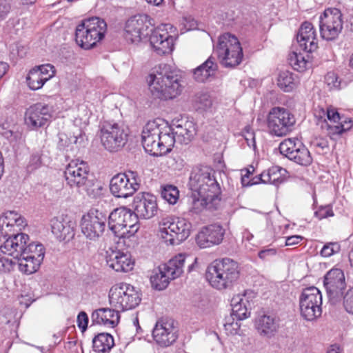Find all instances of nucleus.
Listing matches in <instances>:
<instances>
[{
  "instance_id": "1",
  "label": "nucleus",
  "mask_w": 353,
  "mask_h": 353,
  "mask_svg": "<svg viewBox=\"0 0 353 353\" xmlns=\"http://www.w3.org/2000/svg\"><path fill=\"white\" fill-rule=\"evenodd\" d=\"M189 186L192 191V212L197 214L206 208H216L221 199V188L213 170L207 166L194 168L190 176Z\"/></svg>"
},
{
  "instance_id": "2",
  "label": "nucleus",
  "mask_w": 353,
  "mask_h": 353,
  "mask_svg": "<svg viewBox=\"0 0 353 353\" xmlns=\"http://www.w3.org/2000/svg\"><path fill=\"white\" fill-rule=\"evenodd\" d=\"M146 81L152 96L162 100L176 98L183 90L180 77L167 64L152 69Z\"/></svg>"
},
{
  "instance_id": "3",
  "label": "nucleus",
  "mask_w": 353,
  "mask_h": 353,
  "mask_svg": "<svg viewBox=\"0 0 353 353\" xmlns=\"http://www.w3.org/2000/svg\"><path fill=\"white\" fill-rule=\"evenodd\" d=\"M161 120L148 121L142 130V144L145 150L153 156L169 152L175 143L172 129Z\"/></svg>"
},
{
  "instance_id": "4",
  "label": "nucleus",
  "mask_w": 353,
  "mask_h": 353,
  "mask_svg": "<svg viewBox=\"0 0 353 353\" xmlns=\"http://www.w3.org/2000/svg\"><path fill=\"white\" fill-rule=\"evenodd\" d=\"M238 263L225 258L212 263L207 268L205 277L210 284L217 290L231 287L239 276Z\"/></svg>"
},
{
  "instance_id": "5",
  "label": "nucleus",
  "mask_w": 353,
  "mask_h": 353,
  "mask_svg": "<svg viewBox=\"0 0 353 353\" xmlns=\"http://www.w3.org/2000/svg\"><path fill=\"white\" fill-rule=\"evenodd\" d=\"M106 31L103 19L97 17L85 19L76 28L75 40L81 48L89 50L104 38Z\"/></svg>"
},
{
  "instance_id": "6",
  "label": "nucleus",
  "mask_w": 353,
  "mask_h": 353,
  "mask_svg": "<svg viewBox=\"0 0 353 353\" xmlns=\"http://www.w3.org/2000/svg\"><path fill=\"white\" fill-rule=\"evenodd\" d=\"M192 231L191 223L185 218L165 216L159 223V236L168 245H178L187 239Z\"/></svg>"
},
{
  "instance_id": "7",
  "label": "nucleus",
  "mask_w": 353,
  "mask_h": 353,
  "mask_svg": "<svg viewBox=\"0 0 353 353\" xmlns=\"http://www.w3.org/2000/svg\"><path fill=\"white\" fill-rule=\"evenodd\" d=\"M220 63L225 68H234L243 60V53L241 43L234 35L225 33L219 37L214 47Z\"/></svg>"
},
{
  "instance_id": "8",
  "label": "nucleus",
  "mask_w": 353,
  "mask_h": 353,
  "mask_svg": "<svg viewBox=\"0 0 353 353\" xmlns=\"http://www.w3.org/2000/svg\"><path fill=\"white\" fill-rule=\"evenodd\" d=\"M141 300L139 291L126 283L113 285L109 292V303L118 311L132 310L140 303Z\"/></svg>"
},
{
  "instance_id": "9",
  "label": "nucleus",
  "mask_w": 353,
  "mask_h": 353,
  "mask_svg": "<svg viewBox=\"0 0 353 353\" xmlns=\"http://www.w3.org/2000/svg\"><path fill=\"white\" fill-rule=\"evenodd\" d=\"M154 20L148 14H137L130 17L125 23V37L133 43H139L152 32Z\"/></svg>"
},
{
  "instance_id": "10",
  "label": "nucleus",
  "mask_w": 353,
  "mask_h": 353,
  "mask_svg": "<svg viewBox=\"0 0 353 353\" xmlns=\"http://www.w3.org/2000/svg\"><path fill=\"white\" fill-rule=\"evenodd\" d=\"M301 316L307 321H313L322 314V295L314 286L304 289L299 299Z\"/></svg>"
},
{
  "instance_id": "11",
  "label": "nucleus",
  "mask_w": 353,
  "mask_h": 353,
  "mask_svg": "<svg viewBox=\"0 0 353 353\" xmlns=\"http://www.w3.org/2000/svg\"><path fill=\"white\" fill-rule=\"evenodd\" d=\"M295 123L294 116L285 108L275 107L268 114V127L270 132L274 136L286 135Z\"/></svg>"
},
{
  "instance_id": "12",
  "label": "nucleus",
  "mask_w": 353,
  "mask_h": 353,
  "mask_svg": "<svg viewBox=\"0 0 353 353\" xmlns=\"http://www.w3.org/2000/svg\"><path fill=\"white\" fill-rule=\"evenodd\" d=\"M341 11L335 8H327L319 18V29L321 37L327 41L335 40L343 30Z\"/></svg>"
},
{
  "instance_id": "13",
  "label": "nucleus",
  "mask_w": 353,
  "mask_h": 353,
  "mask_svg": "<svg viewBox=\"0 0 353 353\" xmlns=\"http://www.w3.org/2000/svg\"><path fill=\"white\" fill-rule=\"evenodd\" d=\"M128 132L122 125L114 123H105L100 132L101 143L110 152H117L127 142Z\"/></svg>"
},
{
  "instance_id": "14",
  "label": "nucleus",
  "mask_w": 353,
  "mask_h": 353,
  "mask_svg": "<svg viewBox=\"0 0 353 353\" xmlns=\"http://www.w3.org/2000/svg\"><path fill=\"white\" fill-rule=\"evenodd\" d=\"M106 219V216L103 212L97 210H90L81 218V233L91 241H99L105 231Z\"/></svg>"
},
{
  "instance_id": "15",
  "label": "nucleus",
  "mask_w": 353,
  "mask_h": 353,
  "mask_svg": "<svg viewBox=\"0 0 353 353\" xmlns=\"http://www.w3.org/2000/svg\"><path fill=\"white\" fill-rule=\"evenodd\" d=\"M139 188L137 174L132 171L119 173L114 175L110 183V190L112 195L118 198H128Z\"/></svg>"
},
{
  "instance_id": "16",
  "label": "nucleus",
  "mask_w": 353,
  "mask_h": 353,
  "mask_svg": "<svg viewBox=\"0 0 353 353\" xmlns=\"http://www.w3.org/2000/svg\"><path fill=\"white\" fill-rule=\"evenodd\" d=\"M168 28H172L170 24H161L156 28H153L150 32V45L159 55L169 54L174 49L175 38L168 32Z\"/></svg>"
},
{
  "instance_id": "17",
  "label": "nucleus",
  "mask_w": 353,
  "mask_h": 353,
  "mask_svg": "<svg viewBox=\"0 0 353 353\" xmlns=\"http://www.w3.org/2000/svg\"><path fill=\"white\" fill-rule=\"evenodd\" d=\"M152 338L157 345L166 347L178 338V328L172 319H161L157 321L152 330Z\"/></svg>"
},
{
  "instance_id": "18",
  "label": "nucleus",
  "mask_w": 353,
  "mask_h": 353,
  "mask_svg": "<svg viewBox=\"0 0 353 353\" xmlns=\"http://www.w3.org/2000/svg\"><path fill=\"white\" fill-rule=\"evenodd\" d=\"M65 178L71 188L81 189L90 180V170L87 163L83 161L72 160L65 170Z\"/></svg>"
},
{
  "instance_id": "19",
  "label": "nucleus",
  "mask_w": 353,
  "mask_h": 353,
  "mask_svg": "<svg viewBox=\"0 0 353 353\" xmlns=\"http://www.w3.org/2000/svg\"><path fill=\"white\" fill-rule=\"evenodd\" d=\"M326 115L330 123L325 121L321 127L322 128H326L327 134L330 137L340 135L350 130L353 126L352 119L347 118L343 119L336 109L333 107L330 106L327 108Z\"/></svg>"
},
{
  "instance_id": "20",
  "label": "nucleus",
  "mask_w": 353,
  "mask_h": 353,
  "mask_svg": "<svg viewBox=\"0 0 353 353\" xmlns=\"http://www.w3.org/2000/svg\"><path fill=\"white\" fill-rule=\"evenodd\" d=\"M52 117V108L42 103H37L27 109L25 123L32 129H37L46 125Z\"/></svg>"
},
{
  "instance_id": "21",
  "label": "nucleus",
  "mask_w": 353,
  "mask_h": 353,
  "mask_svg": "<svg viewBox=\"0 0 353 353\" xmlns=\"http://www.w3.org/2000/svg\"><path fill=\"white\" fill-rule=\"evenodd\" d=\"M324 286L330 299H337L343 294L346 287L345 275L342 270L332 268L325 274Z\"/></svg>"
},
{
  "instance_id": "22",
  "label": "nucleus",
  "mask_w": 353,
  "mask_h": 353,
  "mask_svg": "<svg viewBox=\"0 0 353 353\" xmlns=\"http://www.w3.org/2000/svg\"><path fill=\"white\" fill-rule=\"evenodd\" d=\"M133 205L134 212L141 219H151L158 212L157 198L149 193L137 194L134 199Z\"/></svg>"
},
{
  "instance_id": "23",
  "label": "nucleus",
  "mask_w": 353,
  "mask_h": 353,
  "mask_svg": "<svg viewBox=\"0 0 353 353\" xmlns=\"http://www.w3.org/2000/svg\"><path fill=\"white\" fill-rule=\"evenodd\" d=\"M105 259L108 267L116 272H128L134 266V261L130 254L118 250H108Z\"/></svg>"
},
{
  "instance_id": "24",
  "label": "nucleus",
  "mask_w": 353,
  "mask_h": 353,
  "mask_svg": "<svg viewBox=\"0 0 353 353\" xmlns=\"http://www.w3.org/2000/svg\"><path fill=\"white\" fill-rule=\"evenodd\" d=\"M254 297L253 292L246 290L242 294L234 295L231 299L232 316L237 320H243L250 315L252 299Z\"/></svg>"
},
{
  "instance_id": "25",
  "label": "nucleus",
  "mask_w": 353,
  "mask_h": 353,
  "mask_svg": "<svg viewBox=\"0 0 353 353\" xmlns=\"http://www.w3.org/2000/svg\"><path fill=\"white\" fill-rule=\"evenodd\" d=\"M225 230L219 225L214 224L203 228L198 233L196 241L201 248L219 245L223 240Z\"/></svg>"
},
{
  "instance_id": "26",
  "label": "nucleus",
  "mask_w": 353,
  "mask_h": 353,
  "mask_svg": "<svg viewBox=\"0 0 353 353\" xmlns=\"http://www.w3.org/2000/svg\"><path fill=\"white\" fill-rule=\"evenodd\" d=\"M29 241V236L24 233L10 234V236L4 240L0 246V253H3L8 256L17 260L23 253V248Z\"/></svg>"
},
{
  "instance_id": "27",
  "label": "nucleus",
  "mask_w": 353,
  "mask_h": 353,
  "mask_svg": "<svg viewBox=\"0 0 353 353\" xmlns=\"http://www.w3.org/2000/svg\"><path fill=\"white\" fill-rule=\"evenodd\" d=\"M50 225L52 234L59 241H69L74 236L75 223L68 216L54 217Z\"/></svg>"
},
{
  "instance_id": "28",
  "label": "nucleus",
  "mask_w": 353,
  "mask_h": 353,
  "mask_svg": "<svg viewBox=\"0 0 353 353\" xmlns=\"http://www.w3.org/2000/svg\"><path fill=\"white\" fill-rule=\"evenodd\" d=\"M26 225L23 217L14 211H8L0 216V233L6 236L21 230Z\"/></svg>"
},
{
  "instance_id": "29",
  "label": "nucleus",
  "mask_w": 353,
  "mask_h": 353,
  "mask_svg": "<svg viewBox=\"0 0 353 353\" xmlns=\"http://www.w3.org/2000/svg\"><path fill=\"white\" fill-rule=\"evenodd\" d=\"M300 48L306 52H312L318 48V39L314 26L310 22L302 23L297 34Z\"/></svg>"
},
{
  "instance_id": "30",
  "label": "nucleus",
  "mask_w": 353,
  "mask_h": 353,
  "mask_svg": "<svg viewBox=\"0 0 353 353\" xmlns=\"http://www.w3.org/2000/svg\"><path fill=\"white\" fill-rule=\"evenodd\" d=\"M255 327L260 336L272 338L279 329V319L274 314H263L256 319Z\"/></svg>"
},
{
  "instance_id": "31",
  "label": "nucleus",
  "mask_w": 353,
  "mask_h": 353,
  "mask_svg": "<svg viewBox=\"0 0 353 353\" xmlns=\"http://www.w3.org/2000/svg\"><path fill=\"white\" fill-rule=\"evenodd\" d=\"M91 319L94 324L114 327L119 322L120 315L114 308H99L92 313Z\"/></svg>"
},
{
  "instance_id": "32",
  "label": "nucleus",
  "mask_w": 353,
  "mask_h": 353,
  "mask_svg": "<svg viewBox=\"0 0 353 353\" xmlns=\"http://www.w3.org/2000/svg\"><path fill=\"white\" fill-rule=\"evenodd\" d=\"M172 131L175 141L188 144L193 139L196 133V124L193 120L181 121Z\"/></svg>"
},
{
  "instance_id": "33",
  "label": "nucleus",
  "mask_w": 353,
  "mask_h": 353,
  "mask_svg": "<svg viewBox=\"0 0 353 353\" xmlns=\"http://www.w3.org/2000/svg\"><path fill=\"white\" fill-rule=\"evenodd\" d=\"M128 209L124 207L114 210L108 216L110 230L119 238L125 236L123 227Z\"/></svg>"
},
{
  "instance_id": "34",
  "label": "nucleus",
  "mask_w": 353,
  "mask_h": 353,
  "mask_svg": "<svg viewBox=\"0 0 353 353\" xmlns=\"http://www.w3.org/2000/svg\"><path fill=\"white\" fill-rule=\"evenodd\" d=\"M83 141V134L81 129L76 127L73 130L59 134L58 147L60 150H72L73 145H81Z\"/></svg>"
},
{
  "instance_id": "35",
  "label": "nucleus",
  "mask_w": 353,
  "mask_h": 353,
  "mask_svg": "<svg viewBox=\"0 0 353 353\" xmlns=\"http://www.w3.org/2000/svg\"><path fill=\"white\" fill-rule=\"evenodd\" d=\"M216 69V63L210 57L194 70V79L198 82H205L214 76Z\"/></svg>"
},
{
  "instance_id": "36",
  "label": "nucleus",
  "mask_w": 353,
  "mask_h": 353,
  "mask_svg": "<svg viewBox=\"0 0 353 353\" xmlns=\"http://www.w3.org/2000/svg\"><path fill=\"white\" fill-rule=\"evenodd\" d=\"M185 255L179 254L170 259L167 263L161 265L163 270L172 280L179 277L183 272Z\"/></svg>"
},
{
  "instance_id": "37",
  "label": "nucleus",
  "mask_w": 353,
  "mask_h": 353,
  "mask_svg": "<svg viewBox=\"0 0 353 353\" xmlns=\"http://www.w3.org/2000/svg\"><path fill=\"white\" fill-rule=\"evenodd\" d=\"M93 350L98 353L109 352L114 345L112 336L108 333H100L92 340Z\"/></svg>"
},
{
  "instance_id": "38",
  "label": "nucleus",
  "mask_w": 353,
  "mask_h": 353,
  "mask_svg": "<svg viewBox=\"0 0 353 353\" xmlns=\"http://www.w3.org/2000/svg\"><path fill=\"white\" fill-rule=\"evenodd\" d=\"M285 170L279 166H273L260 174V180L263 183H270L278 185L283 180Z\"/></svg>"
},
{
  "instance_id": "39",
  "label": "nucleus",
  "mask_w": 353,
  "mask_h": 353,
  "mask_svg": "<svg viewBox=\"0 0 353 353\" xmlns=\"http://www.w3.org/2000/svg\"><path fill=\"white\" fill-rule=\"evenodd\" d=\"M170 280V277L163 270V267L160 265L157 270H154L150 276V282L152 286L158 290H163L165 289Z\"/></svg>"
},
{
  "instance_id": "40",
  "label": "nucleus",
  "mask_w": 353,
  "mask_h": 353,
  "mask_svg": "<svg viewBox=\"0 0 353 353\" xmlns=\"http://www.w3.org/2000/svg\"><path fill=\"white\" fill-rule=\"evenodd\" d=\"M277 85L283 91L290 92L296 88L297 82L291 72L281 71L277 77Z\"/></svg>"
},
{
  "instance_id": "41",
  "label": "nucleus",
  "mask_w": 353,
  "mask_h": 353,
  "mask_svg": "<svg viewBox=\"0 0 353 353\" xmlns=\"http://www.w3.org/2000/svg\"><path fill=\"white\" fill-rule=\"evenodd\" d=\"M42 261H38L35 259L31 258V256H20L17 259V265L19 270L22 273L26 274H31L36 272Z\"/></svg>"
},
{
  "instance_id": "42",
  "label": "nucleus",
  "mask_w": 353,
  "mask_h": 353,
  "mask_svg": "<svg viewBox=\"0 0 353 353\" xmlns=\"http://www.w3.org/2000/svg\"><path fill=\"white\" fill-rule=\"evenodd\" d=\"M309 55L292 52L289 54L288 61L292 68L299 72L305 71L310 65L308 61Z\"/></svg>"
},
{
  "instance_id": "43",
  "label": "nucleus",
  "mask_w": 353,
  "mask_h": 353,
  "mask_svg": "<svg viewBox=\"0 0 353 353\" xmlns=\"http://www.w3.org/2000/svg\"><path fill=\"white\" fill-rule=\"evenodd\" d=\"M139 217V216L135 212H133L128 209L123 231L125 233V236H121V238H129L138 231Z\"/></svg>"
},
{
  "instance_id": "44",
  "label": "nucleus",
  "mask_w": 353,
  "mask_h": 353,
  "mask_svg": "<svg viewBox=\"0 0 353 353\" xmlns=\"http://www.w3.org/2000/svg\"><path fill=\"white\" fill-rule=\"evenodd\" d=\"M31 256L38 261H43L45 256V248L39 243H28L23 248V253L21 256Z\"/></svg>"
},
{
  "instance_id": "45",
  "label": "nucleus",
  "mask_w": 353,
  "mask_h": 353,
  "mask_svg": "<svg viewBox=\"0 0 353 353\" xmlns=\"http://www.w3.org/2000/svg\"><path fill=\"white\" fill-rule=\"evenodd\" d=\"M79 191H84L90 198L97 199L103 196L105 189L100 182L90 179Z\"/></svg>"
},
{
  "instance_id": "46",
  "label": "nucleus",
  "mask_w": 353,
  "mask_h": 353,
  "mask_svg": "<svg viewBox=\"0 0 353 353\" xmlns=\"http://www.w3.org/2000/svg\"><path fill=\"white\" fill-rule=\"evenodd\" d=\"M298 146L300 148L294 154L291 155L289 159L294 161L297 164L302 166L310 165L312 162V158L310 151L302 143H298Z\"/></svg>"
},
{
  "instance_id": "47",
  "label": "nucleus",
  "mask_w": 353,
  "mask_h": 353,
  "mask_svg": "<svg viewBox=\"0 0 353 353\" xmlns=\"http://www.w3.org/2000/svg\"><path fill=\"white\" fill-rule=\"evenodd\" d=\"M298 143H301L297 138H289L283 140L279 145L281 154L290 159L300 148Z\"/></svg>"
},
{
  "instance_id": "48",
  "label": "nucleus",
  "mask_w": 353,
  "mask_h": 353,
  "mask_svg": "<svg viewBox=\"0 0 353 353\" xmlns=\"http://www.w3.org/2000/svg\"><path fill=\"white\" fill-rule=\"evenodd\" d=\"M26 81L30 89L32 90H37L41 88L46 82L35 68L29 71L26 77Z\"/></svg>"
},
{
  "instance_id": "49",
  "label": "nucleus",
  "mask_w": 353,
  "mask_h": 353,
  "mask_svg": "<svg viewBox=\"0 0 353 353\" xmlns=\"http://www.w3.org/2000/svg\"><path fill=\"white\" fill-rule=\"evenodd\" d=\"M161 196L168 203L174 205L179 199V191L176 186L166 185L162 188Z\"/></svg>"
},
{
  "instance_id": "50",
  "label": "nucleus",
  "mask_w": 353,
  "mask_h": 353,
  "mask_svg": "<svg viewBox=\"0 0 353 353\" xmlns=\"http://www.w3.org/2000/svg\"><path fill=\"white\" fill-rule=\"evenodd\" d=\"M17 264V259L8 256L3 253H0V274H6L13 271Z\"/></svg>"
},
{
  "instance_id": "51",
  "label": "nucleus",
  "mask_w": 353,
  "mask_h": 353,
  "mask_svg": "<svg viewBox=\"0 0 353 353\" xmlns=\"http://www.w3.org/2000/svg\"><path fill=\"white\" fill-rule=\"evenodd\" d=\"M34 68L38 70L39 74L46 82L54 77L56 74L54 66L50 63L40 65Z\"/></svg>"
},
{
  "instance_id": "52",
  "label": "nucleus",
  "mask_w": 353,
  "mask_h": 353,
  "mask_svg": "<svg viewBox=\"0 0 353 353\" xmlns=\"http://www.w3.org/2000/svg\"><path fill=\"white\" fill-rule=\"evenodd\" d=\"M196 104L198 109L206 110L211 108L212 101L209 94L201 92L199 93L196 97Z\"/></svg>"
},
{
  "instance_id": "53",
  "label": "nucleus",
  "mask_w": 353,
  "mask_h": 353,
  "mask_svg": "<svg viewBox=\"0 0 353 353\" xmlns=\"http://www.w3.org/2000/svg\"><path fill=\"white\" fill-rule=\"evenodd\" d=\"M240 327L241 325L237 321H234L233 316L227 319L226 322L224 323L225 331L228 335H235L238 334Z\"/></svg>"
},
{
  "instance_id": "54",
  "label": "nucleus",
  "mask_w": 353,
  "mask_h": 353,
  "mask_svg": "<svg viewBox=\"0 0 353 353\" xmlns=\"http://www.w3.org/2000/svg\"><path fill=\"white\" fill-rule=\"evenodd\" d=\"M340 245L337 243H329L325 244L321 250V254L323 257H330L340 251Z\"/></svg>"
},
{
  "instance_id": "55",
  "label": "nucleus",
  "mask_w": 353,
  "mask_h": 353,
  "mask_svg": "<svg viewBox=\"0 0 353 353\" xmlns=\"http://www.w3.org/2000/svg\"><path fill=\"white\" fill-rule=\"evenodd\" d=\"M277 254V250L274 248L265 247L258 253V256L262 261H269Z\"/></svg>"
},
{
  "instance_id": "56",
  "label": "nucleus",
  "mask_w": 353,
  "mask_h": 353,
  "mask_svg": "<svg viewBox=\"0 0 353 353\" xmlns=\"http://www.w3.org/2000/svg\"><path fill=\"white\" fill-rule=\"evenodd\" d=\"M243 136L248 145L254 150L256 148L255 135L251 128L245 127L243 132Z\"/></svg>"
},
{
  "instance_id": "57",
  "label": "nucleus",
  "mask_w": 353,
  "mask_h": 353,
  "mask_svg": "<svg viewBox=\"0 0 353 353\" xmlns=\"http://www.w3.org/2000/svg\"><path fill=\"white\" fill-rule=\"evenodd\" d=\"M343 305L347 312L353 314V288L345 293L343 297Z\"/></svg>"
},
{
  "instance_id": "58",
  "label": "nucleus",
  "mask_w": 353,
  "mask_h": 353,
  "mask_svg": "<svg viewBox=\"0 0 353 353\" xmlns=\"http://www.w3.org/2000/svg\"><path fill=\"white\" fill-rule=\"evenodd\" d=\"M314 214L315 216L319 219L334 216V212L330 205L320 207Z\"/></svg>"
},
{
  "instance_id": "59",
  "label": "nucleus",
  "mask_w": 353,
  "mask_h": 353,
  "mask_svg": "<svg viewBox=\"0 0 353 353\" xmlns=\"http://www.w3.org/2000/svg\"><path fill=\"white\" fill-rule=\"evenodd\" d=\"M78 327L82 332L86 330L88 323V316L85 312H81L77 316V319Z\"/></svg>"
},
{
  "instance_id": "60",
  "label": "nucleus",
  "mask_w": 353,
  "mask_h": 353,
  "mask_svg": "<svg viewBox=\"0 0 353 353\" xmlns=\"http://www.w3.org/2000/svg\"><path fill=\"white\" fill-rule=\"evenodd\" d=\"M10 6L6 0H0V20L4 19L10 12Z\"/></svg>"
},
{
  "instance_id": "61",
  "label": "nucleus",
  "mask_w": 353,
  "mask_h": 353,
  "mask_svg": "<svg viewBox=\"0 0 353 353\" xmlns=\"http://www.w3.org/2000/svg\"><path fill=\"white\" fill-rule=\"evenodd\" d=\"M325 79L328 85L332 87H338L339 85L338 78L333 72H328L325 77Z\"/></svg>"
},
{
  "instance_id": "62",
  "label": "nucleus",
  "mask_w": 353,
  "mask_h": 353,
  "mask_svg": "<svg viewBox=\"0 0 353 353\" xmlns=\"http://www.w3.org/2000/svg\"><path fill=\"white\" fill-rule=\"evenodd\" d=\"M41 165V157L39 154H33L32 155L28 168H30L32 170L37 169L39 168Z\"/></svg>"
},
{
  "instance_id": "63",
  "label": "nucleus",
  "mask_w": 353,
  "mask_h": 353,
  "mask_svg": "<svg viewBox=\"0 0 353 353\" xmlns=\"http://www.w3.org/2000/svg\"><path fill=\"white\" fill-rule=\"evenodd\" d=\"M303 237L300 235H293L286 238L285 239V245L291 246L295 245L300 243L303 240Z\"/></svg>"
},
{
  "instance_id": "64",
  "label": "nucleus",
  "mask_w": 353,
  "mask_h": 353,
  "mask_svg": "<svg viewBox=\"0 0 353 353\" xmlns=\"http://www.w3.org/2000/svg\"><path fill=\"white\" fill-rule=\"evenodd\" d=\"M327 353H341V350L339 346L333 345L327 350Z\"/></svg>"
}]
</instances>
